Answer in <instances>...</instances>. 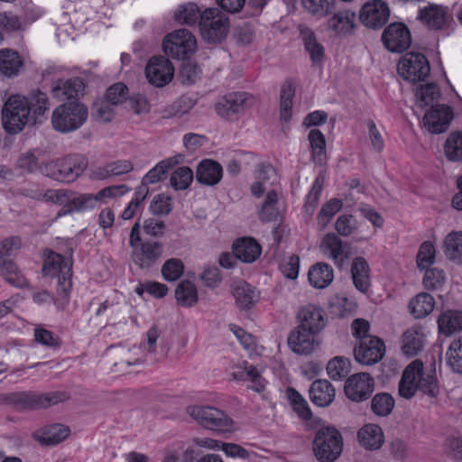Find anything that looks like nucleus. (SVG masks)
Segmentation results:
<instances>
[{
	"label": "nucleus",
	"mask_w": 462,
	"mask_h": 462,
	"mask_svg": "<svg viewBox=\"0 0 462 462\" xmlns=\"http://www.w3.org/2000/svg\"><path fill=\"white\" fill-rule=\"evenodd\" d=\"M50 109L45 93L36 91L28 97L12 95L2 108V125L6 133L16 134L29 124H36Z\"/></svg>",
	"instance_id": "nucleus-1"
},
{
	"label": "nucleus",
	"mask_w": 462,
	"mask_h": 462,
	"mask_svg": "<svg viewBox=\"0 0 462 462\" xmlns=\"http://www.w3.org/2000/svg\"><path fill=\"white\" fill-rule=\"evenodd\" d=\"M417 391L430 397H436L439 392L434 372L425 371L422 362L418 359L404 369L399 383V394L405 399H411Z\"/></svg>",
	"instance_id": "nucleus-2"
},
{
	"label": "nucleus",
	"mask_w": 462,
	"mask_h": 462,
	"mask_svg": "<svg viewBox=\"0 0 462 462\" xmlns=\"http://www.w3.org/2000/svg\"><path fill=\"white\" fill-rule=\"evenodd\" d=\"M41 199L60 206L59 217L90 211L97 208L94 194L78 193L64 189H48L41 195Z\"/></svg>",
	"instance_id": "nucleus-3"
},
{
	"label": "nucleus",
	"mask_w": 462,
	"mask_h": 462,
	"mask_svg": "<svg viewBox=\"0 0 462 462\" xmlns=\"http://www.w3.org/2000/svg\"><path fill=\"white\" fill-rule=\"evenodd\" d=\"M42 273L45 276L58 277V297L55 300V304L58 309H64L69 303V291L71 288L70 260L64 258L60 254L50 252L44 261Z\"/></svg>",
	"instance_id": "nucleus-4"
},
{
	"label": "nucleus",
	"mask_w": 462,
	"mask_h": 462,
	"mask_svg": "<svg viewBox=\"0 0 462 462\" xmlns=\"http://www.w3.org/2000/svg\"><path fill=\"white\" fill-rule=\"evenodd\" d=\"M187 414L198 424L217 433H232L236 430L235 421L222 410L202 404H190Z\"/></svg>",
	"instance_id": "nucleus-5"
},
{
	"label": "nucleus",
	"mask_w": 462,
	"mask_h": 462,
	"mask_svg": "<svg viewBox=\"0 0 462 462\" xmlns=\"http://www.w3.org/2000/svg\"><path fill=\"white\" fill-rule=\"evenodd\" d=\"M88 162L79 154L53 160L44 164L42 172L60 182L76 180L86 170Z\"/></svg>",
	"instance_id": "nucleus-6"
},
{
	"label": "nucleus",
	"mask_w": 462,
	"mask_h": 462,
	"mask_svg": "<svg viewBox=\"0 0 462 462\" xmlns=\"http://www.w3.org/2000/svg\"><path fill=\"white\" fill-rule=\"evenodd\" d=\"M88 108L81 103L69 102L57 106L51 115L53 128L60 133L79 129L88 119Z\"/></svg>",
	"instance_id": "nucleus-7"
},
{
	"label": "nucleus",
	"mask_w": 462,
	"mask_h": 462,
	"mask_svg": "<svg viewBox=\"0 0 462 462\" xmlns=\"http://www.w3.org/2000/svg\"><path fill=\"white\" fill-rule=\"evenodd\" d=\"M343 449L342 436L333 427L320 429L314 439L313 451L319 462H334Z\"/></svg>",
	"instance_id": "nucleus-8"
},
{
	"label": "nucleus",
	"mask_w": 462,
	"mask_h": 462,
	"mask_svg": "<svg viewBox=\"0 0 462 462\" xmlns=\"http://www.w3.org/2000/svg\"><path fill=\"white\" fill-rule=\"evenodd\" d=\"M199 30L207 42H220L228 33V17L217 8H208L200 15Z\"/></svg>",
	"instance_id": "nucleus-9"
},
{
	"label": "nucleus",
	"mask_w": 462,
	"mask_h": 462,
	"mask_svg": "<svg viewBox=\"0 0 462 462\" xmlns=\"http://www.w3.org/2000/svg\"><path fill=\"white\" fill-rule=\"evenodd\" d=\"M162 49L166 55L173 59L184 60L196 51L197 40L187 29L175 30L164 37Z\"/></svg>",
	"instance_id": "nucleus-10"
},
{
	"label": "nucleus",
	"mask_w": 462,
	"mask_h": 462,
	"mask_svg": "<svg viewBox=\"0 0 462 462\" xmlns=\"http://www.w3.org/2000/svg\"><path fill=\"white\" fill-rule=\"evenodd\" d=\"M397 70L403 79L418 82L424 80L429 76L430 66L423 54L408 52L400 59Z\"/></svg>",
	"instance_id": "nucleus-11"
},
{
	"label": "nucleus",
	"mask_w": 462,
	"mask_h": 462,
	"mask_svg": "<svg viewBox=\"0 0 462 462\" xmlns=\"http://www.w3.org/2000/svg\"><path fill=\"white\" fill-rule=\"evenodd\" d=\"M321 343L322 340L319 335L300 328L298 326L289 333L287 338L289 349L298 356H311L317 352Z\"/></svg>",
	"instance_id": "nucleus-12"
},
{
	"label": "nucleus",
	"mask_w": 462,
	"mask_h": 462,
	"mask_svg": "<svg viewBox=\"0 0 462 462\" xmlns=\"http://www.w3.org/2000/svg\"><path fill=\"white\" fill-rule=\"evenodd\" d=\"M356 27V14L349 9H343L334 13L324 23L326 32L335 39H345L351 36Z\"/></svg>",
	"instance_id": "nucleus-13"
},
{
	"label": "nucleus",
	"mask_w": 462,
	"mask_h": 462,
	"mask_svg": "<svg viewBox=\"0 0 462 462\" xmlns=\"http://www.w3.org/2000/svg\"><path fill=\"white\" fill-rule=\"evenodd\" d=\"M1 402L16 409L46 408L56 404L59 399L55 395H42L32 393H11L1 397Z\"/></svg>",
	"instance_id": "nucleus-14"
},
{
	"label": "nucleus",
	"mask_w": 462,
	"mask_h": 462,
	"mask_svg": "<svg viewBox=\"0 0 462 462\" xmlns=\"http://www.w3.org/2000/svg\"><path fill=\"white\" fill-rule=\"evenodd\" d=\"M382 40L385 48L391 52H402L411 44L409 28L402 23H393L383 31Z\"/></svg>",
	"instance_id": "nucleus-15"
},
{
	"label": "nucleus",
	"mask_w": 462,
	"mask_h": 462,
	"mask_svg": "<svg viewBox=\"0 0 462 462\" xmlns=\"http://www.w3.org/2000/svg\"><path fill=\"white\" fill-rule=\"evenodd\" d=\"M145 75L152 86L162 88L173 79L174 68L167 58L155 56L149 60L145 68Z\"/></svg>",
	"instance_id": "nucleus-16"
},
{
	"label": "nucleus",
	"mask_w": 462,
	"mask_h": 462,
	"mask_svg": "<svg viewBox=\"0 0 462 462\" xmlns=\"http://www.w3.org/2000/svg\"><path fill=\"white\" fill-rule=\"evenodd\" d=\"M298 327L319 335L327 326L325 311L319 306L308 304L300 308L297 315Z\"/></svg>",
	"instance_id": "nucleus-17"
},
{
	"label": "nucleus",
	"mask_w": 462,
	"mask_h": 462,
	"mask_svg": "<svg viewBox=\"0 0 462 462\" xmlns=\"http://www.w3.org/2000/svg\"><path fill=\"white\" fill-rule=\"evenodd\" d=\"M254 102V97L247 93H231L221 97L216 104L215 109L217 115L228 118L251 106Z\"/></svg>",
	"instance_id": "nucleus-18"
},
{
	"label": "nucleus",
	"mask_w": 462,
	"mask_h": 462,
	"mask_svg": "<svg viewBox=\"0 0 462 462\" xmlns=\"http://www.w3.org/2000/svg\"><path fill=\"white\" fill-rule=\"evenodd\" d=\"M390 9L383 0L366 2L360 10V21L370 28L382 27L388 21Z\"/></svg>",
	"instance_id": "nucleus-19"
},
{
	"label": "nucleus",
	"mask_w": 462,
	"mask_h": 462,
	"mask_svg": "<svg viewBox=\"0 0 462 462\" xmlns=\"http://www.w3.org/2000/svg\"><path fill=\"white\" fill-rule=\"evenodd\" d=\"M452 119L453 112L449 106L436 105L426 111L422 125L430 133L441 134L448 129Z\"/></svg>",
	"instance_id": "nucleus-20"
},
{
	"label": "nucleus",
	"mask_w": 462,
	"mask_h": 462,
	"mask_svg": "<svg viewBox=\"0 0 462 462\" xmlns=\"http://www.w3.org/2000/svg\"><path fill=\"white\" fill-rule=\"evenodd\" d=\"M385 354V345L377 337L365 338L355 348L356 360L363 365H371L383 359Z\"/></svg>",
	"instance_id": "nucleus-21"
},
{
	"label": "nucleus",
	"mask_w": 462,
	"mask_h": 462,
	"mask_svg": "<svg viewBox=\"0 0 462 462\" xmlns=\"http://www.w3.org/2000/svg\"><path fill=\"white\" fill-rule=\"evenodd\" d=\"M346 245L334 233L326 234L319 244L321 254L331 260L335 264L341 266L349 258L350 254L346 250Z\"/></svg>",
	"instance_id": "nucleus-22"
},
{
	"label": "nucleus",
	"mask_w": 462,
	"mask_h": 462,
	"mask_svg": "<svg viewBox=\"0 0 462 462\" xmlns=\"http://www.w3.org/2000/svg\"><path fill=\"white\" fill-rule=\"evenodd\" d=\"M374 391V380L366 373L350 376L345 383L346 395L352 401L360 402L367 399Z\"/></svg>",
	"instance_id": "nucleus-23"
},
{
	"label": "nucleus",
	"mask_w": 462,
	"mask_h": 462,
	"mask_svg": "<svg viewBox=\"0 0 462 462\" xmlns=\"http://www.w3.org/2000/svg\"><path fill=\"white\" fill-rule=\"evenodd\" d=\"M426 336L422 327L412 326L405 329L400 337V348L407 357H413L419 355L424 348Z\"/></svg>",
	"instance_id": "nucleus-24"
},
{
	"label": "nucleus",
	"mask_w": 462,
	"mask_h": 462,
	"mask_svg": "<svg viewBox=\"0 0 462 462\" xmlns=\"http://www.w3.org/2000/svg\"><path fill=\"white\" fill-rule=\"evenodd\" d=\"M232 295L240 310H250L260 301L261 292L245 281H238L232 285Z\"/></svg>",
	"instance_id": "nucleus-25"
},
{
	"label": "nucleus",
	"mask_w": 462,
	"mask_h": 462,
	"mask_svg": "<svg viewBox=\"0 0 462 462\" xmlns=\"http://www.w3.org/2000/svg\"><path fill=\"white\" fill-rule=\"evenodd\" d=\"M418 19L430 30H440L448 21V9L441 5L430 4L419 10Z\"/></svg>",
	"instance_id": "nucleus-26"
},
{
	"label": "nucleus",
	"mask_w": 462,
	"mask_h": 462,
	"mask_svg": "<svg viewBox=\"0 0 462 462\" xmlns=\"http://www.w3.org/2000/svg\"><path fill=\"white\" fill-rule=\"evenodd\" d=\"M162 245L158 242H147L136 247L133 253V261L142 269L152 267L162 255Z\"/></svg>",
	"instance_id": "nucleus-27"
},
{
	"label": "nucleus",
	"mask_w": 462,
	"mask_h": 462,
	"mask_svg": "<svg viewBox=\"0 0 462 462\" xmlns=\"http://www.w3.org/2000/svg\"><path fill=\"white\" fill-rule=\"evenodd\" d=\"M278 181V176L274 168L270 164H262L255 171V180L251 185V192L254 197L260 198Z\"/></svg>",
	"instance_id": "nucleus-28"
},
{
	"label": "nucleus",
	"mask_w": 462,
	"mask_h": 462,
	"mask_svg": "<svg viewBox=\"0 0 462 462\" xmlns=\"http://www.w3.org/2000/svg\"><path fill=\"white\" fill-rule=\"evenodd\" d=\"M364 223L356 219L351 214H344L337 217L335 222V229L338 235L344 237L352 236L356 242H364L369 239L362 234Z\"/></svg>",
	"instance_id": "nucleus-29"
},
{
	"label": "nucleus",
	"mask_w": 462,
	"mask_h": 462,
	"mask_svg": "<svg viewBox=\"0 0 462 462\" xmlns=\"http://www.w3.org/2000/svg\"><path fill=\"white\" fill-rule=\"evenodd\" d=\"M439 334L451 337L462 332V310L448 309L442 310L437 318Z\"/></svg>",
	"instance_id": "nucleus-30"
},
{
	"label": "nucleus",
	"mask_w": 462,
	"mask_h": 462,
	"mask_svg": "<svg viewBox=\"0 0 462 462\" xmlns=\"http://www.w3.org/2000/svg\"><path fill=\"white\" fill-rule=\"evenodd\" d=\"M359 444L366 450H377L384 443V434L377 424H365L357 432Z\"/></svg>",
	"instance_id": "nucleus-31"
},
{
	"label": "nucleus",
	"mask_w": 462,
	"mask_h": 462,
	"mask_svg": "<svg viewBox=\"0 0 462 462\" xmlns=\"http://www.w3.org/2000/svg\"><path fill=\"white\" fill-rule=\"evenodd\" d=\"M222 176V166L214 160L204 159L197 167L196 179L201 184L214 186L221 180Z\"/></svg>",
	"instance_id": "nucleus-32"
},
{
	"label": "nucleus",
	"mask_w": 462,
	"mask_h": 462,
	"mask_svg": "<svg viewBox=\"0 0 462 462\" xmlns=\"http://www.w3.org/2000/svg\"><path fill=\"white\" fill-rule=\"evenodd\" d=\"M336 395L333 385L325 379L316 380L310 388V398L319 407L329 406Z\"/></svg>",
	"instance_id": "nucleus-33"
},
{
	"label": "nucleus",
	"mask_w": 462,
	"mask_h": 462,
	"mask_svg": "<svg viewBox=\"0 0 462 462\" xmlns=\"http://www.w3.org/2000/svg\"><path fill=\"white\" fill-rule=\"evenodd\" d=\"M70 434L69 427L62 424L45 426L34 432V439L43 445H56L65 440Z\"/></svg>",
	"instance_id": "nucleus-34"
},
{
	"label": "nucleus",
	"mask_w": 462,
	"mask_h": 462,
	"mask_svg": "<svg viewBox=\"0 0 462 462\" xmlns=\"http://www.w3.org/2000/svg\"><path fill=\"white\" fill-rule=\"evenodd\" d=\"M85 85L79 78L57 80L51 86L52 95L60 100L78 97L83 94Z\"/></svg>",
	"instance_id": "nucleus-35"
},
{
	"label": "nucleus",
	"mask_w": 462,
	"mask_h": 462,
	"mask_svg": "<svg viewBox=\"0 0 462 462\" xmlns=\"http://www.w3.org/2000/svg\"><path fill=\"white\" fill-rule=\"evenodd\" d=\"M233 252L237 259L250 263L260 256L262 248L254 238L244 237L236 241L233 245Z\"/></svg>",
	"instance_id": "nucleus-36"
},
{
	"label": "nucleus",
	"mask_w": 462,
	"mask_h": 462,
	"mask_svg": "<svg viewBox=\"0 0 462 462\" xmlns=\"http://www.w3.org/2000/svg\"><path fill=\"white\" fill-rule=\"evenodd\" d=\"M183 159L182 155L176 157H171L163 161L159 162L153 168H152L142 179V184L140 187L148 189V185L155 184L162 180L165 178L166 173L177 163L181 162Z\"/></svg>",
	"instance_id": "nucleus-37"
},
{
	"label": "nucleus",
	"mask_w": 462,
	"mask_h": 462,
	"mask_svg": "<svg viewBox=\"0 0 462 462\" xmlns=\"http://www.w3.org/2000/svg\"><path fill=\"white\" fill-rule=\"evenodd\" d=\"M308 279L312 287L325 289L333 282V268L328 263H318L310 268Z\"/></svg>",
	"instance_id": "nucleus-38"
},
{
	"label": "nucleus",
	"mask_w": 462,
	"mask_h": 462,
	"mask_svg": "<svg viewBox=\"0 0 462 462\" xmlns=\"http://www.w3.org/2000/svg\"><path fill=\"white\" fill-rule=\"evenodd\" d=\"M436 301L428 292H420L411 299L409 310L414 319H421L429 316L434 310Z\"/></svg>",
	"instance_id": "nucleus-39"
},
{
	"label": "nucleus",
	"mask_w": 462,
	"mask_h": 462,
	"mask_svg": "<svg viewBox=\"0 0 462 462\" xmlns=\"http://www.w3.org/2000/svg\"><path fill=\"white\" fill-rule=\"evenodd\" d=\"M23 62L19 53L11 49L0 50V73L7 78L17 76Z\"/></svg>",
	"instance_id": "nucleus-40"
},
{
	"label": "nucleus",
	"mask_w": 462,
	"mask_h": 462,
	"mask_svg": "<svg viewBox=\"0 0 462 462\" xmlns=\"http://www.w3.org/2000/svg\"><path fill=\"white\" fill-rule=\"evenodd\" d=\"M241 367L244 370L243 374L240 375L234 374V378L237 380L246 379L250 383V389L257 393L263 392L268 383L263 376L264 368L249 365L246 362H243Z\"/></svg>",
	"instance_id": "nucleus-41"
},
{
	"label": "nucleus",
	"mask_w": 462,
	"mask_h": 462,
	"mask_svg": "<svg viewBox=\"0 0 462 462\" xmlns=\"http://www.w3.org/2000/svg\"><path fill=\"white\" fill-rule=\"evenodd\" d=\"M300 36L312 63L320 64L325 56V49L318 41L315 32L310 28H302L300 29Z\"/></svg>",
	"instance_id": "nucleus-42"
},
{
	"label": "nucleus",
	"mask_w": 462,
	"mask_h": 462,
	"mask_svg": "<svg viewBox=\"0 0 462 462\" xmlns=\"http://www.w3.org/2000/svg\"><path fill=\"white\" fill-rule=\"evenodd\" d=\"M443 252L447 259L462 264V231H452L445 236Z\"/></svg>",
	"instance_id": "nucleus-43"
},
{
	"label": "nucleus",
	"mask_w": 462,
	"mask_h": 462,
	"mask_svg": "<svg viewBox=\"0 0 462 462\" xmlns=\"http://www.w3.org/2000/svg\"><path fill=\"white\" fill-rule=\"evenodd\" d=\"M352 279L356 288L365 292L370 287L369 265L363 257H356L351 266Z\"/></svg>",
	"instance_id": "nucleus-44"
},
{
	"label": "nucleus",
	"mask_w": 462,
	"mask_h": 462,
	"mask_svg": "<svg viewBox=\"0 0 462 462\" xmlns=\"http://www.w3.org/2000/svg\"><path fill=\"white\" fill-rule=\"evenodd\" d=\"M229 329L250 356H260L263 355L265 348L258 344L257 339L253 335L234 324L229 325Z\"/></svg>",
	"instance_id": "nucleus-45"
},
{
	"label": "nucleus",
	"mask_w": 462,
	"mask_h": 462,
	"mask_svg": "<svg viewBox=\"0 0 462 462\" xmlns=\"http://www.w3.org/2000/svg\"><path fill=\"white\" fill-rule=\"evenodd\" d=\"M133 169L134 165L131 161L118 160L96 169L93 175L97 179L103 180L111 176L130 172Z\"/></svg>",
	"instance_id": "nucleus-46"
},
{
	"label": "nucleus",
	"mask_w": 462,
	"mask_h": 462,
	"mask_svg": "<svg viewBox=\"0 0 462 462\" xmlns=\"http://www.w3.org/2000/svg\"><path fill=\"white\" fill-rule=\"evenodd\" d=\"M445 361L452 372L462 374V336L450 342L445 354Z\"/></svg>",
	"instance_id": "nucleus-47"
},
{
	"label": "nucleus",
	"mask_w": 462,
	"mask_h": 462,
	"mask_svg": "<svg viewBox=\"0 0 462 462\" xmlns=\"http://www.w3.org/2000/svg\"><path fill=\"white\" fill-rule=\"evenodd\" d=\"M437 251L435 244L431 241H424L418 248L416 254V266L419 271L431 267L436 262Z\"/></svg>",
	"instance_id": "nucleus-48"
},
{
	"label": "nucleus",
	"mask_w": 462,
	"mask_h": 462,
	"mask_svg": "<svg viewBox=\"0 0 462 462\" xmlns=\"http://www.w3.org/2000/svg\"><path fill=\"white\" fill-rule=\"evenodd\" d=\"M178 303L185 308H190L198 302V291L196 285L189 281L181 282L175 291Z\"/></svg>",
	"instance_id": "nucleus-49"
},
{
	"label": "nucleus",
	"mask_w": 462,
	"mask_h": 462,
	"mask_svg": "<svg viewBox=\"0 0 462 462\" xmlns=\"http://www.w3.org/2000/svg\"><path fill=\"white\" fill-rule=\"evenodd\" d=\"M202 13L197 4L189 2L180 5L174 12V20L181 24H196Z\"/></svg>",
	"instance_id": "nucleus-50"
},
{
	"label": "nucleus",
	"mask_w": 462,
	"mask_h": 462,
	"mask_svg": "<svg viewBox=\"0 0 462 462\" xmlns=\"http://www.w3.org/2000/svg\"><path fill=\"white\" fill-rule=\"evenodd\" d=\"M440 96L439 89L435 84L420 86L416 91V106L421 109L434 106Z\"/></svg>",
	"instance_id": "nucleus-51"
},
{
	"label": "nucleus",
	"mask_w": 462,
	"mask_h": 462,
	"mask_svg": "<svg viewBox=\"0 0 462 462\" xmlns=\"http://www.w3.org/2000/svg\"><path fill=\"white\" fill-rule=\"evenodd\" d=\"M0 274L13 286L23 288L28 284L25 277L11 261L0 260Z\"/></svg>",
	"instance_id": "nucleus-52"
},
{
	"label": "nucleus",
	"mask_w": 462,
	"mask_h": 462,
	"mask_svg": "<svg viewBox=\"0 0 462 462\" xmlns=\"http://www.w3.org/2000/svg\"><path fill=\"white\" fill-rule=\"evenodd\" d=\"M286 394L291 409L297 415L304 420H310L312 413L304 397L293 388H288Z\"/></svg>",
	"instance_id": "nucleus-53"
},
{
	"label": "nucleus",
	"mask_w": 462,
	"mask_h": 462,
	"mask_svg": "<svg viewBox=\"0 0 462 462\" xmlns=\"http://www.w3.org/2000/svg\"><path fill=\"white\" fill-rule=\"evenodd\" d=\"M302 5L310 14L321 19L332 14L336 0H302Z\"/></svg>",
	"instance_id": "nucleus-54"
},
{
	"label": "nucleus",
	"mask_w": 462,
	"mask_h": 462,
	"mask_svg": "<svg viewBox=\"0 0 462 462\" xmlns=\"http://www.w3.org/2000/svg\"><path fill=\"white\" fill-rule=\"evenodd\" d=\"M295 95L294 86L288 82L281 89L280 96V116L281 120L287 123L291 118L292 98Z\"/></svg>",
	"instance_id": "nucleus-55"
},
{
	"label": "nucleus",
	"mask_w": 462,
	"mask_h": 462,
	"mask_svg": "<svg viewBox=\"0 0 462 462\" xmlns=\"http://www.w3.org/2000/svg\"><path fill=\"white\" fill-rule=\"evenodd\" d=\"M308 139L314 162L321 163L326 158V139L324 134L318 129H312L309 133Z\"/></svg>",
	"instance_id": "nucleus-56"
},
{
	"label": "nucleus",
	"mask_w": 462,
	"mask_h": 462,
	"mask_svg": "<svg viewBox=\"0 0 462 462\" xmlns=\"http://www.w3.org/2000/svg\"><path fill=\"white\" fill-rule=\"evenodd\" d=\"M130 190L125 185H112L94 194L97 206L108 204L125 195Z\"/></svg>",
	"instance_id": "nucleus-57"
},
{
	"label": "nucleus",
	"mask_w": 462,
	"mask_h": 462,
	"mask_svg": "<svg viewBox=\"0 0 462 462\" xmlns=\"http://www.w3.org/2000/svg\"><path fill=\"white\" fill-rule=\"evenodd\" d=\"M444 152L448 160L451 162L462 161V133L449 134L444 145Z\"/></svg>",
	"instance_id": "nucleus-58"
},
{
	"label": "nucleus",
	"mask_w": 462,
	"mask_h": 462,
	"mask_svg": "<svg viewBox=\"0 0 462 462\" xmlns=\"http://www.w3.org/2000/svg\"><path fill=\"white\" fill-rule=\"evenodd\" d=\"M350 372V362L346 357L336 356L327 365V373L332 380H341Z\"/></svg>",
	"instance_id": "nucleus-59"
},
{
	"label": "nucleus",
	"mask_w": 462,
	"mask_h": 462,
	"mask_svg": "<svg viewBox=\"0 0 462 462\" xmlns=\"http://www.w3.org/2000/svg\"><path fill=\"white\" fill-rule=\"evenodd\" d=\"M394 399L389 393H377L372 400V410L378 416H387L394 407Z\"/></svg>",
	"instance_id": "nucleus-60"
},
{
	"label": "nucleus",
	"mask_w": 462,
	"mask_h": 462,
	"mask_svg": "<svg viewBox=\"0 0 462 462\" xmlns=\"http://www.w3.org/2000/svg\"><path fill=\"white\" fill-rule=\"evenodd\" d=\"M184 272V264L180 259L171 258L162 266V275L167 282H175Z\"/></svg>",
	"instance_id": "nucleus-61"
},
{
	"label": "nucleus",
	"mask_w": 462,
	"mask_h": 462,
	"mask_svg": "<svg viewBox=\"0 0 462 462\" xmlns=\"http://www.w3.org/2000/svg\"><path fill=\"white\" fill-rule=\"evenodd\" d=\"M0 27L7 33L23 31L25 23L12 12L0 13Z\"/></svg>",
	"instance_id": "nucleus-62"
},
{
	"label": "nucleus",
	"mask_w": 462,
	"mask_h": 462,
	"mask_svg": "<svg viewBox=\"0 0 462 462\" xmlns=\"http://www.w3.org/2000/svg\"><path fill=\"white\" fill-rule=\"evenodd\" d=\"M424 276L422 279L423 286L428 290H437L445 282L444 271L439 268L429 267L423 270Z\"/></svg>",
	"instance_id": "nucleus-63"
},
{
	"label": "nucleus",
	"mask_w": 462,
	"mask_h": 462,
	"mask_svg": "<svg viewBox=\"0 0 462 462\" xmlns=\"http://www.w3.org/2000/svg\"><path fill=\"white\" fill-rule=\"evenodd\" d=\"M193 180V171L189 167L178 168L171 177V184L175 189H186Z\"/></svg>",
	"instance_id": "nucleus-64"
}]
</instances>
